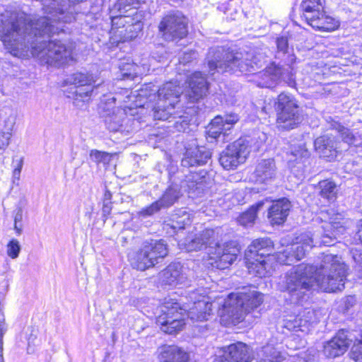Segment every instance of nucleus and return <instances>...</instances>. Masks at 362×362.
<instances>
[{
  "label": "nucleus",
  "instance_id": "obj_1",
  "mask_svg": "<svg viewBox=\"0 0 362 362\" xmlns=\"http://www.w3.org/2000/svg\"><path fill=\"white\" fill-rule=\"evenodd\" d=\"M45 13L31 20L24 13L6 10L0 15V39L6 49L15 57L32 55L51 66H62L73 61L72 46L61 40H49L51 35L64 30L62 21L66 6L64 0H41Z\"/></svg>",
  "mask_w": 362,
  "mask_h": 362
},
{
  "label": "nucleus",
  "instance_id": "obj_2",
  "mask_svg": "<svg viewBox=\"0 0 362 362\" xmlns=\"http://www.w3.org/2000/svg\"><path fill=\"white\" fill-rule=\"evenodd\" d=\"M346 267L341 257L322 254L316 265L300 264L293 267L278 283V288L286 292L295 303L302 302L315 284L325 292L344 288Z\"/></svg>",
  "mask_w": 362,
  "mask_h": 362
},
{
  "label": "nucleus",
  "instance_id": "obj_3",
  "mask_svg": "<svg viewBox=\"0 0 362 362\" xmlns=\"http://www.w3.org/2000/svg\"><path fill=\"white\" fill-rule=\"evenodd\" d=\"M187 298L189 301L184 303L182 307L174 301L165 302L160 306L161 313L157 317L156 323L164 332L172 334L182 329L185 325L184 315L186 313L193 322L207 320L211 315L212 303L208 297L191 291Z\"/></svg>",
  "mask_w": 362,
  "mask_h": 362
},
{
  "label": "nucleus",
  "instance_id": "obj_4",
  "mask_svg": "<svg viewBox=\"0 0 362 362\" xmlns=\"http://www.w3.org/2000/svg\"><path fill=\"white\" fill-rule=\"evenodd\" d=\"M322 223L314 231L300 233L296 237V243L311 249L315 246H331L334 245L337 238L347 228V220L341 214L334 213L333 210L322 214Z\"/></svg>",
  "mask_w": 362,
  "mask_h": 362
},
{
  "label": "nucleus",
  "instance_id": "obj_5",
  "mask_svg": "<svg viewBox=\"0 0 362 362\" xmlns=\"http://www.w3.org/2000/svg\"><path fill=\"white\" fill-rule=\"evenodd\" d=\"M206 61L209 74L212 76L216 72L252 71L255 70V66H257L252 54L223 47L210 48Z\"/></svg>",
  "mask_w": 362,
  "mask_h": 362
},
{
  "label": "nucleus",
  "instance_id": "obj_6",
  "mask_svg": "<svg viewBox=\"0 0 362 362\" xmlns=\"http://www.w3.org/2000/svg\"><path fill=\"white\" fill-rule=\"evenodd\" d=\"M262 302V294L257 291L239 296L232 293L223 304V314L228 316L233 323H238L244 320L245 316Z\"/></svg>",
  "mask_w": 362,
  "mask_h": 362
},
{
  "label": "nucleus",
  "instance_id": "obj_7",
  "mask_svg": "<svg viewBox=\"0 0 362 362\" xmlns=\"http://www.w3.org/2000/svg\"><path fill=\"white\" fill-rule=\"evenodd\" d=\"M168 254V247L163 240L145 242L142 247L129 255L133 268L144 271L153 267Z\"/></svg>",
  "mask_w": 362,
  "mask_h": 362
},
{
  "label": "nucleus",
  "instance_id": "obj_8",
  "mask_svg": "<svg viewBox=\"0 0 362 362\" xmlns=\"http://www.w3.org/2000/svg\"><path fill=\"white\" fill-rule=\"evenodd\" d=\"M277 112L279 128L290 130L301 122L299 106L294 97L286 93H280L274 104Z\"/></svg>",
  "mask_w": 362,
  "mask_h": 362
},
{
  "label": "nucleus",
  "instance_id": "obj_9",
  "mask_svg": "<svg viewBox=\"0 0 362 362\" xmlns=\"http://www.w3.org/2000/svg\"><path fill=\"white\" fill-rule=\"evenodd\" d=\"M187 18L180 12L165 15L158 24V33L166 41H174L185 37L188 33Z\"/></svg>",
  "mask_w": 362,
  "mask_h": 362
},
{
  "label": "nucleus",
  "instance_id": "obj_10",
  "mask_svg": "<svg viewBox=\"0 0 362 362\" xmlns=\"http://www.w3.org/2000/svg\"><path fill=\"white\" fill-rule=\"evenodd\" d=\"M66 83L74 85L69 98H73L76 105L77 102L87 101L93 91V83L95 82L92 74L76 72L70 75L66 80Z\"/></svg>",
  "mask_w": 362,
  "mask_h": 362
},
{
  "label": "nucleus",
  "instance_id": "obj_11",
  "mask_svg": "<svg viewBox=\"0 0 362 362\" xmlns=\"http://www.w3.org/2000/svg\"><path fill=\"white\" fill-rule=\"evenodd\" d=\"M249 153L247 142L245 139H239L228 145L222 151L219 163L226 170L233 169L245 161Z\"/></svg>",
  "mask_w": 362,
  "mask_h": 362
},
{
  "label": "nucleus",
  "instance_id": "obj_12",
  "mask_svg": "<svg viewBox=\"0 0 362 362\" xmlns=\"http://www.w3.org/2000/svg\"><path fill=\"white\" fill-rule=\"evenodd\" d=\"M147 88L146 89H141L139 95L141 97H146L147 100H152L151 98H158L157 102H160V106L164 105H170L175 106L179 102V98L181 94V88L172 81L165 83L157 90V95H156V90H152L153 93H151L148 95L146 93Z\"/></svg>",
  "mask_w": 362,
  "mask_h": 362
},
{
  "label": "nucleus",
  "instance_id": "obj_13",
  "mask_svg": "<svg viewBox=\"0 0 362 362\" xmlns=\"http://www.w3.org/2000/svg\"><path fill=\"white\" fill-rule=\"evenodd\" d=\"M262 79L264 81L261 86L267 88L272 87L280 80H284L291 86L294 84V78L289 66L283 68L277 65H272L262 74Z\"/></svg>",
  "mask_w": 362,
  "mask_h": 362
},
{
  "label": "nucleus",
  "instance_id": "obj_14",
  "mask_svg": "<svg viewBox=\"0 0 362 362\" xmlns=\"http://www.w3.org/2000/svg\"><path fill=\"white\" fill-rule=\"evenodd\" d=\"M189 90V100L194 103L204 97L208 91V83L206 77L200 71H195L188 78Z\"/></svg>",
  "mask_w": 362,
  "mask_h": 362
},
{
  "label": "nucleus",
  "instance_id": "obj_15",
  "mask_svg": "<svg viewBox=\"0 0 362 362\" xmlns=\"http://www.w3.org/2000/svg\"><path fill=\"white\" fill-rule=\"evenodd\" d=\"M215 232L213 229L206 228L194 237H188L182 244L187 252L201 250L211 246L214 241Z\"/></svg>",
  "mask_w": 362,
  "mask_h": 362
},
{
  "label": "nucleus",
  "instance_id": "obj_16",
  "mask_svg": "<svg viewBox=\"0 0 362 362\" xmlns=\"http://www.w3.org/2000/svg\"><path fill=\"white\" fill-rule=\"evenodd\" d=\"M277 174L278 169L273 158L262 159L255 170L256 181L260 183H270L276 178Z\"/></svg>",
  "mask_w": 362,
  "mask_h": 362
},
{
  "label": "nucleus",
  "instance_id": "obj_17",
  "mask_svg": "<svg viewBox=\"0 0 362 362\" xmlns=\"http://www.w3.org/2000/svg\"><path fill=\"white\" fill-rule=\"evenodd\" d=\"M350 345V340L344 332H339L324 346V354L327 358H334L343 355Z\"/></svg>",
  "mask_w": 362,
  "mask_h": 362
},
{
  "label": "nucleus",
  "instance_id": "obj_18",
  "mask_svg": "<svg viewBox=\"0 0 362 362\" xmlns=\"http://www.w3.org/2000/svg\"><path fill=\"white\" fill-rule=\"evenodd\" d=\"M211 157V153L204 147H196L188 149L181 164L183 167L190 168L206 164Z\"/></svg>",
  "mask_w": 362,
  "mask_h": 362
},
{
  "label": "nucleus",
  "instance_id": "obj_19",
  "mask_svg": "<svg viewBox=\"0 0 362 362\" xmlns=\"http://www.w3.org/2000/svg\"><path fill=\"white\" fill-rule=\"evenodd\" d=\"M338 144L334 136L323 135L315 140L314 146L320 157L332 160L336 157Z\"/></svg>",
  "mask_w": 362,
  "mask_h": 362
},
{
  "label": "nucleus",
  "instance_id": "obj_20",
  "mask_svg": "<svg viewBox=\"0 0 362 362\" xmlns=\"http://www.w3.org/2000/svg\"><path fill=\"white\" fill-rule=\"evenodd\" d=\"M273 250V243L268 238H257L248 246L245 256L247 259H252L255 257L264 258L269 256Z\"/></svg>",
  "mask_w": 362,
  "mask_h": 362
},
{
  "label": "nucleus",
  "instance_id": "obj_21",
  "mask_svg": "<svg viewBox=\"0 0 362 362\" xmlns=\"http://www.w3.org/2000/svg\"><path fill=\"white\" fill-rule=\"evenodd\" d=\"M291 208V203L286 198L273 202L268 211V218L272 225L284 223Z\"/></svg>",
  "mask_w": 362,
  "mask_h": 362
},
{
  "label": "nucleus",
  "instance_id": "obj_22",
  "mask_svg": "<svg viewBox=\"0 0 362 362\" xmlns=\"http://www.w3.org/2000/svg\"><path fill=\"white\" fill-rule=\"evenodd\" d=\"M160 277L163 284L170 286L182 284L186 279L182 266L179 262L170 264L161 272Z\"/></svg>",
  "mask_w": 362,
  "mask_h": 362
},
{
  "label": "nucleus",
  "instance_id": "obj_23",
  "mask_svg": "<svg viewBox=\"0 0 362 362\" xmlns=\"http://www.w3.org/2000/svg\"><path fill=\"white\" fill-rule=\"evenodd\" d=\"M215 249L216 258L217 259V267L221 269L227 268L236 259L239 250L235 246H230L228 244L221 247L216 244Z\"/></svg>",
  "mask_w": 362,
  "mask_h": 362
},
{
  "label": "nucleus",
  "instance_id": "obj_24",
  "mask_svg": "<svg viewBox=\"0 0 362 362\" xmlns=\"http://www.w3.org/2000/svg\"><path fill=\"white\" fill-rule=\"evenodd\" d=\"M291 156L293 158L288 160L289 167L292 170L296 167L298 169L303 170L310 156L305 144L300 142L298 145H293L291 148Z\"/></svg>",
  "mask_w": 362,
  "mask_h": 362
},
{
  "label": "nucleus",
  "instance_id": "obj_25",
  "mask_svg": "<svg viewBox=\"0 0 362 362\" xmlns=\"http://www.w3.org/2000/svg\"><path fill=\"white\" fill-rule=\"evenodd\" d=\"M225 349L233 362H252L254 358L249 346L242 342L230 344Z\"/></svg>",
  "mask_w": 362,
  "mask_h": 362
},
{
  "label": "nucleus",
  "instance_id": "obj_26",
  "mask_svg": "<svg viewBox=\"0 0 362 362\" xmlns=\"http://www.w3.org/2000/svg\"><path fill=\"white\" fill-rule=\"evenodd\" d=\"M160 362H187L186 352L176 346H164L159 354Z\"/></svg>",
  "mask_w": 362,
  "mask_h": 362
},
{
  "label": "nucleus",
  "instance_id": "obj_27",
  "mask_svg": "<svg viewBox=\"0 0 362 362\" xmlns=\"http://www.w3.org/2000/svg\"><path fill=\"white\" fill-rule=\"evenodd\" d=\"M302 18L309 23L324 11L321 0H303L300 4Z\"/></svg>",
  "mask_w": 362,
  "mask_h": 362
},
{
  "label": "nucleus",
  "instance_id": "obj_28",
  "mask_svg": "<svg viewBox=\"0 0 362 362\" xmlns=\"http://www.w3.org/2000/svg\"><path fill=\"white\" fill-rule=\"evenodd\" d=\"M332 127L339 132L342 141L350 146L362 147V135L358 132L345 127L337 122H334Z\"/></svg>",
  "mask_w": 362,
  "mask_h": 362
},
{
  "label": "nucleus",
  "instance_id": "obj_29",
  "mask_svg": "<svg viewBox=\"0 0 362 362\" xmlns=\"http://www.w3.org/2000/svg\"><path fill=\"white\" fill-rule=\"evenodd\" d=\"M308 24L314 28L325 31L334 30L338 27L337 22L333 18L325 15L324 11Z\"/></svg>",
  "mask_w": 362,
  "mask_h": 362
},
{
  "label": "nucleus",
  "instance_id": "obj_30",
  "mask_svg": "<svg viewBox=\"0 0 362 362\" xmlns=\"http://www.w3.org/2000/svg\"><path fill=\"white\" fill-rule=\"evenodd\" d=\"M125 117V113L122 110L117 109L112 112L108 113L104 116V122L106 127L110 132L119 131L122 127L123 119Z\"/></svg>",
  "mask_w": 362,
  "mask_h": 362
},
{
  "label": "nucleus",
  "instance_id": "obj_31",
  "mask_svg": "<svg viewBox=\"0 0 362 362\" xmlns=\"http://www.w3.org/2000/svg\"><path fill=\"white\" fill-rule=\"evenodd\" d=\"M264 258L255 257L251 260L247 259V268L250 274L259 277H265L268 275L269 271L267 269Z\"/></svg>",
  "mask_w": 362,
  "mask_h": 362
},
{
  "label": "nucleus",
  "instance_id": "obj_32",
  "mask_svg": "<svg viewBox=\"0 0 362 362\" xmlns=\"http://www.w3.org/2000/svg\"><path fill=\"white\" fill-rule=\"evenodd\" d=\"M180 196V189L178 186H170L158 201L162 208H167L174 204Z\"/></svg>",
  "mask_w": 362,
  "mask_h": 362
},
{
  "label": "nucleus",
  "instance_id": "obj_33",
  "mask_svg": "<svg viewBox=\"0 0 362 362\" xmlns=\"http://www.w3.org/2000/svg\"><path fill=\"white\" fill-rule=\"evenodd\" d=\"M192 220L190 215L185 211H180L179 213L173 216L170 223L169 226L175 232L179 230L184 229L186 226L191 225Z\"/></svg>",
  "mask_w": 362,
  "mask_h": 362
},
{
  "label": "nucleus",
  "instance_id": "obj_34",
  "mask_svg": "<svg viewBox=\"0 0 362 362\" xmlns=\"http://www.w3.org/2000/svg\"><path fill=\"white\" fill-rule=\"evenodd\" d=\"M175 106L164 105L160 106V102H157L156 106L153 108V117L158 120H170L173 118H177Z\"/></svg>",
  "mask_w": 362,
  "mask_h": 362
},
{
  "label": "nucleus",
  "instance_id": "obj_35",
  "mask_svg": "<svg viewBox=\"0 0 362 362\" xmlns=\"http://www.w3.org/2000/svg\"><path fill=\"white\" fill-rule=\"evenodd\" d=\"M318 188L320 189V195L329 201H333L337 197V186L329 180H325L319 182Z\"/></svg>",
  "mask_w": 362,
  "mask_h": 362
},
{
  "label": "nucleus",
  "instance_id": "obj_36",
  "mask_svg": "<svg viewBox=\"0 0 362 362\" xmlns=\"http://www.w3.org/2000/svg\"><path fill=\"white\" fill-rule=\"evenodd\" d=\"M264 205L263 202H259L255 205L252 206L248 210L243 212L238 218L239 223L243 226H250L257 218V213Z\"/></svg>",
  "mask_w": 362,
  "mask_h": 362
},
{
  "label": "nucleus",
  "instance_id": "obj_37",
  "mask_svg": "<svg viewBox=\"0 0 362 362\" xmlns=\"http://www.w3.org/2000/svg\"><path fill=\"white\" fill-rule=\"evenodd\" d=\"M223 125V124L222 116H216L214 117L211 120L208 127V137L216 139H218L221 136H224L227 130Z\"/></svg>",
  "mask_w": 362,
  "mask_h": 362
},
{
  "label": "nucleus",
  "instance_id": "obj_38",
  "mask_svg": "<svg viewBox=\"0 0 362 362\" xmlns=\"http://www.w3.org/2000/svg\"><path fill=\"white\" fill-rule=\"evenodd\" d=\"M139 3L136 0H117V1L113 6L112 12L115 13L117 11L118 14L121 16H127V13H133L134 14L136 10L138 8Z\"/></svg>",
  "mask_w": 362,
  "mask_h": 362
},
{
  "label": "nucleus",
  "instance_id": "obj_39",
  "mask_svg": "<svg viewBox=\"0 0 362 362\" xmlns=\"http://www.w3.org/2000/svg\"><path fill=\"white\" fill-rule=\"evenodd\" d=\"M175 114L177 118H173L169 122H173V126L178 132H185L189 128V119L188 115H186L182 110L176 111Z\"/></svg>",
  "mask_w": 362,
  "mask_h": 362
},
{
  "label": "nucleus",
  "instance_id": "obj_40",
  "mask_svg": "<svg viewBox=\"0 0 362 362\" xmlns=\"http://www.w3.org/2000/svg\"><path fill=\"white\" fill-rule=\"evenodd\" d=\"M90 159L97 164L103 163L108 165L112 158V154L105 151H100L96 149L91 150L90 152Z\"/></svg>",
  "mask_w": 362,
  "mask_h": 362
},
{
  "label": "nucleus",
  "instance_id": "obj_41",
  "mask_svg": "<svg viewBox=\"0 0 362 362\" xmlns=\"http://www.w3.org/2000/svg\"><path fill=\"white\" fill-rule=\"evenodd\" d=\"M311 317L309 319H303L302 316H298L295 318L293 322H288L286 323V327L289 329H293L295 331H304L303 327H306L307 325L310 322Z\"/></svg>",
  "mask_w": 362,
  "mask_h": 362
},
{
  "label": "nucleus",
  "instance_id": "obj_42",
  "mask_svg": "<svg viewBox=\"0 0 362 362\" xmlns=\"http://www.w3.org/2000/svg\"><path fill=\"white\" fill-rule=\"evenodd\" d=\"M17 114L13 110H9L8 116L4 119L3 127L1 129L3 131L11 132L13 133L16 124Z\"/></svg>",
  "mask_w": 362,
  "mask_h": 362
},
{
  "label": "nucleus",
  "instance_id": "obj_43",
  "mask_svg": "<svg viewBox=\"0 0 362 362\" xmlns=\"http://www.w3.org/2000/svg\"><path fill=\"white\" fill-rule=\"evenodd\" d=\"M21 247L19 241L16 239L11 240L7 245V255L12 259L18 257Z\"/></svg>",
  "mask_w": 362,
  "mask_h": 362
},
{
  "label": "nucleus",
  "instance_id": "obj_44",
  "mask_svg": "<svg viewBox=\"0 0 362 362\" xmlns=\"http://www.w3.org/2000/svg\"><path fill=\"white\" fill-rule=\"evenodd\" d=\"M120 71L123 78H134L136 76V66L132 64L121 65Z\"/></svg>",
  "mask_w": 362,
  "mask_h": 362
},
{
  "label": "nucleus",
  "instance_id": "obj_45",
  "mask_svg": "<svg viewBox=\"0 0 362 362\" xmlns=\"http://www.w3.org/2000/svg\"><path fill=\"white\" fill-rule=\"evenodd\" d=\"M267 355L258 362H279V355L272 346H266L262 351Z\"/></svg>",
  "mask_w": 362,
  "mask_h": 362
},
{
  "label": "nucleus",
  "instance_id": "obj_46",
  "mask_svg": "<svg viewBox=\"0 0 362 362\" xmlns=\"http://www.w3.org/2000/svg\"><path fill=\"white\" fill-rule=\"evenodd\" d=\"M161 206L158 201H156L151 204L150 206L142 209L139 212V214L140 216L142 217H147L149 216L153 215V214L156 213L161 209Z\"/></svg>",
  "mask_w": 362,
  "mask_h": 362
},
{
  "label": "nucleus",
  "instance_id": "obj_47",
  "mask_svg": "<svg viewBox=\"0 0 362 362\" xmlns=\"http://www.w3.org/2000/svg\"><path fill=\"white\" fill-rule=\"evenodd\" d=\"M309 250L310 249L305 246L298 245V243H296V245H293L291 247V251L293 252V255L298 260L301 259Z\"/></svg>",
  "mask_w": 362,
  "mask_h": 362
},
{
  "label": "nucleus",
  "instance_id": "obj_48",
  "mask_svg": "<svg viewBox=\"0 0 362 362\" xmlns=\"http://www.w3.org/2000/svg\"><path fill=\"white\" fill-rule=\"evenodd\" d=\"M13 134L11 132H6L0 129V149H6L10 144Z\"/></svg>",
  "mask_w": 362,
  "mask_h": 362
},
{
  "label": "nucleus",
  "instance_id": "obj_49",
  "mask_svg": "<svg viewBox=\"0 0 362 362\" xmlns=\"http://www.w3.org/2000/svg\"><path fill=\"white\" fill-rule=\"evenodd\" d=\"M6 331V326L3 315H0V362H4L3 357V337Z\"/></svg>",
  "mask_w": 362,
  "mask_h": 362
},
{
  "label": "nucleus",
  "instance_id": "obj_50",
  "mask_svg": "<svg viewBox=\"0 0 362 362\" xmlns=\"http://www.w3.org/2000/svg\"><path fill=\"white\" fill-rule=\"evenodd\" d=\"M23 219V209L21 207H18L16 210L15 216H14V229L16 233L20 235L22 232V226L21 224H18L21 223Z\"/></svg>",
  "mask_w": 362,
  "mask_h": 362
},
{
  "label": "nucleus",
  "instance_id": "obj_51",
  "mask_svg": "<svg viewBox=\"0 0 362 362\" xmlns=\"http://www.w3.org/2000/svg\"><path fill=\"white\" fill-rule=\"evenodd\" d=\"M238 120V117L237 115L230 114L228 115H225L223 117V127H226V129L230 130L233 125L236 123Z\"/></svg>",
  "mask_w": 362,
  "mask_h": 362
},
{
  "label": "nucleus",
  "instance_id": "obj_52",
  "mask_svg": "<svg viewBox=\"0 0 362 362\" xmlns=\"http://www.w3.org/2000/svg\"><path fill=\"white\" fill-rule=\"evenodd\" d=\"M187 186L189 190V192H196L199 193L203 189V184L202 182L191 180L190 178H187L186 180Z\"/></svg>",
  "mask_w": 362,
  "mask_h": 362
},
{
  "label": "nucleus",
  "instance_id": "obj_53",
  "mask_svg": "<svg viewBox=\"0 0 362 362\" xmlns=\"http://www.w3.org/2000/svg\"><path fill=\"white\" fill-rule=\"evenodd\" d=\"M197 57V53L195 51L190 50L187 52H185L183 55L180 58V63L184 65L192 62Z\"/></svg>",
  "mask_w": 362,
  "mask_h": 362
},
{
  "label": "nucleus",
  "instance_id": "obj_54",
  "mask_svg": "<svg viewBox=\"0 0 362 362\" xmlns=\"http://www.w3.org/2000/svg\"><path fill=\"white\" fill-rule=\"evenodd\" d=\"M131 15H133V13H129L128 16H123V15H116L115 16L112 17V26H122L124 27L125 23H129V21H126L127 18H129Z\"/></svg>",
  "mask_w": 362,
  "mask_h": 362
},
{
  "label": "nucleus",
  "instance_id": "obj_55",
  "mask_svg": "<svg viewBox=\"0 0 362 362\" xmlns=\"http://www.w3.org/2000/svg\"><path fill=\"white\" fill-rule=\"evenodd\" d=\"M276 46L279 51L286 53L288 47L287 38L284 37L278 38L276 40Z\"/></svg>",
  "mask_w": 362,
  "mask_h": 362
},
{
  "label": "nucleus",
  "instance_id": "obj_56",
  "mask_svg": "<svg viewBox=\"0 0 362 362\" xmlns=\"http://www.w3.org/2000/svg\"><path fill=\"white\" fill-rule=\"evenodd\" d=\"M353 258L358 266L359 269H362V252L358 250L353 251Z\"/></svg>",
  "mask_w": 362,
  "mask_h": 362
},
{
  "label": "nucleus",
  "instance_id": "obj_57",
  "mask_svg": "<svg viewBox=\"0 0 362 362\" xmlns=\"http://www.w3.org/2000/svg\"><path fill=\"white\" fill-rule=\"evenodd\" d=\"M23 163V158H21L18 160V165L13 170V177L16 180H19V178H20V174H21V172L22 170Z\"/></svg>",
  "mask_w": 362,
  "mask_h": 362
},
{
  "label": "nucleus",
  "instance_id": "obj_58",
  "mask_svg": "<svg viewBox=\"0 0 362 362\" xmlns=\"http://www.w3.org/2000/svg\"><path fill=\"white\" fill-rule=\"evenodd\" d=\"M356 298L354 296H349L344 299V307L346 310L349 309L350 308L353 307L354 305L356 303Z\"/></svg>",
  "mask_w": 362,
  "mask_h": 362
},
{
  "label": "nucleus",
  "instance_id": "obj_59",
  "mask_svg": "<svg viewBox=\"0 0 362 362\" xmlns=\"http://www.w3.org/2000/svg\"><path fill=\"white\" fill-rule=\"evenodd\" d=\"M224 354L222 356H217L214 362H233L232 359L230 358V356L226 353V349H224Z\"/></svg>",
  "mask_w": 362,
  "mask_h": 362
},
{
  "label": "nucleus",
  "instance_id": "obj_60",
  "mask_svg": "<svg viewBox=\"0 0 362 362\" xmlns=\"http://www.w3.org/2000/svg\"><path fill=\"white\" fill-rule=\"evenodd\" d=\"M112 210V202H103V214L104 216H108Z\"/></svg>",
  "mask_w": 362,
  "mask_h": 362
},
{
  "label": "nucleus",
  "instance_id": "obj_61",
  "mask_svg": "<svg viewBox=\"0 0 362 362\" xmlns=\"http://www.w3.org/2000/svg\"><path fill=\"white\" fill-rule=\"evenodd\" d=\"M112 197V193L110 192V191L109 189H107L106 188L105 194H104L103 202H111Z\"/></svg>",
  "mask_w": 362,
  "mask_h": 362
},
{
  "label": "nucleus",
  "instance_id": "obj_62",
  "mask_svg": "<svg viewBox=\"0 0 362 362\" xmlns=\"http://www.w3.org/2000/svg\"><path fill=\"white\" fill-rule=\"evenodd\" d=\"M357 235L358 236V238H359L361 243H362V223H361V225L359 226V228L357 232Z\"/></svg>",
  "mask_w": 362,
  "mask_h": 362
},
{
  "label": "nucleus",
  "instance_id": "obj_63",
  "mask_svg": "<svg viewBox=\"0 0 362 362\" xmlns=\"http://www.w3.org/2000/svg\"><path fill=\"white\" fill-rule=\"evenodd\" d=\"M93 211V206H90L89 209L86 212L85 216L88 217V218L90 219Z\"/></svg>",
  "mask_w": 362,
  "mask_h": 362
},
{
  "label": "nucleus",
  "instance_id": "obj_64",
  "mask_svg": "<svg viewBox=\"0 0 362 362\" xmlns=\"http://www.w3.org/2000/svg\"><path fill=\"white\" fill-rule=\"evenodd\" d=\"M136 37V34H132L129 36H127L125 40H124V41H125L126 40H132L133 38Z\"/></svg>",
  "mask_w": 362,
  "mask_h": 362
}]
</instances>
